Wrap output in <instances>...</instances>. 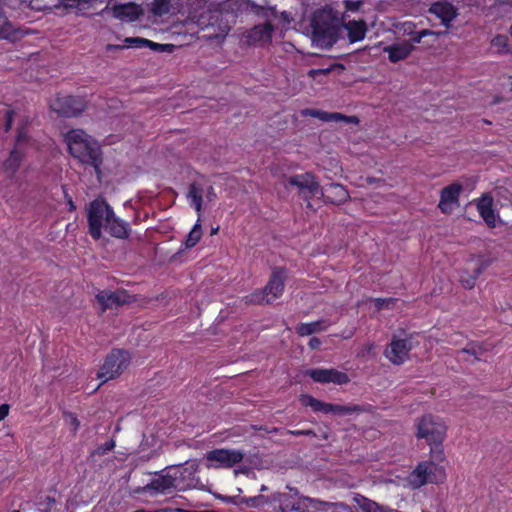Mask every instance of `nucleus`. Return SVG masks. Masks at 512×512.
Instances as JSON below:
<instances>
[{
	"mask_svg": "<svg viewBox=\"0 0 512 512\" xmlns=\"http://www.w3.org/2000/svg\"><path fill=\"white\" fill-rule=\"evenodd\" d=\"M343 31V18L329 6L316 9L310 18L305 33L313 45L321 49H330L338 41Z\"/></svg>",
	"mask_w": 512,
	"mask_h": 512,
	"instance_id": "nucleus-1",
	"label": "nucleus"
},
{
	"mask_svg": "<svg viewBox=\"0 0 512 512\" xmlns=\"http://www.w3.org/2000/svg\"><path fill=\"white\" fill-rule=\"evenodd\" d=\"M233 0H226L216 8H208L198 16L196 25L204 32L203 38L213 40L224 38L238 18Z\"/></svg>",
	"mask_w": 512,
	"mask_h": 512,
	"instance_id": "nucleus-2",
	"label": "nucleus"
},
{
	"mask_svg": "<svg viewBox=\"0 0 512 512\" xmlns=\"http://www.w3.org/2000/svg\"><path fill=\"white\" fill-rule=\"evenodd\" d=\"M65 142L72 157L80 163L89 165L100 173L102 151L99 144L81 129L70 130L65 135Z\"/></svg>",
	"mask_w": 512,
	"mask_h": 512,
	"instance_id": "nucleus-3",
	"label": "nucleus"
},
{
	"mask_svg": "<svg viewBox=\"0 0 512 512\" xmlns=\"http://www.w3.org/2000/svg\"><path fill=\"white\" fill-rule=\"evenodd\" d=\"M416 427V437L425 439L430 446L431 457L436 461H444L445 455L442 443L446 436V426L441 419L427 414L419 419Z\"/></svg>",
	"mask_w": 512,
	"mask_h": 512,
	"instance_id": "nucleus-4",
	"label": "nucleus"
},
{
	"mask_svg": "<svg viewBox=\"0 0 512 512\" xmlns=\"http://www.w3.org/2000/svg\"><path fill=\"white\" fill-rule=\"evenodd\" d=\"M208 8L206 0H185L181 13L184 18L177 17L176 20L172 21V25L162 27V33L187 37L189 33L188 26L196 24L198 16H201V13Z\"/></svg>",
	"mask_w": 512,
	"mask_h": 512,
	"instance_id": "nucleus-5",
	"label": "nucleus"
},
{
	"mask_svg": "<svg viewBox=\"0 0 512 512\" xmlns=\"http://www.w3.org/2000/svg\"><path fill=\"white\" fill-rule=\"evenodd\" d=\"M286 279V270L284 268H275L272 271L267 285L258 292L247 296V303L270 304L274 299L282 295Z\"/></svg>",
	"mask_w": 512,
	"mask_h": 512,
	"instance_id": "nucleus-6",
	"label": "nucleus"
},
{
	"mask_svg": "<svg viewBox=\"0 0 512 512\" xmlns=\"http://www.w3.org/2000/svg\"><path fill=\"white\" fill-rule=\"evenodd\" d=\"M114 212L107 202L102 198H97L89 204L88 224L91 237L98 240L102 236V228L111 221Z\"/></svg>",
	"mask_w": 512,
	"mask_h": 512,
	"instance_id": "nucleus-7",
	"label": "nucleus"
},
{
	"mask_svg": "<svg viewBox=\"0 0 512 512\" xmlns=\"http://www.w3.org/2000/svg\"><path fill=\"white\" fill-rule=\"evenodd\" d=\"M129 363L130 355L127 351L112 350L97 373V378L102 380V383L114 379L127 369Z\"/></svg>",
	"mask_w": 512,
	"mask_h": 512,
	"instance_id": "nucleus-8",
	"label": "nucleus"
},
{
	"mask_svg": "<svg viewBox=\"0 0 512 512\" xmlns=\"http://www.w3.org/2000/svg\"><path fill=\"white\" fill-rule=\"evenodd\" d=\"M203 194L204 189L198 183H191L188 188L187 198L190 201L191 206L195 208L198 213V220L196 224L193 226L191 231L188 233L185 239V247L192 248L194 247L202 237V227L200 224L201 220V212L203 205Z\"/></svg>",
	"mask_w": 512,
	"mask_h": 512,
	"instance_id": "nucleus-9",
	"label": "nucleus"
},
{
	"mask_svg": "<svg viewBox=\"0 0 512 512\" xmlns=\"http://www.w3.org/2000/svg\"><path fill=\"white\" fill-rule=\"evenodd\" d=\"M299 400L303 406L311 407L313 411L325 414L332 413L334 415L345 416L366 411V409L360 405H338L326 403L308 394H301Z\"/></svg>",
	"mask_w": 512,
	"mask_h": 512,
	"instance_id": "nucleus-10",
	"label": "nucleus"
},
{
	"mask_svg": "<svg viewBox=\"0 0 512 512\" xmlns=\"http://www.w3.org/2000/svg\"><path fill=\"white\" fill-rule=\"evenodd\" d=\"M431 457L430 461L421 462L410 475V481L414 487H421L427 483H438L443 480L445 474L442 467Z\"/></svg>",
	"mask_w": 512,
	"mask_h": 512,
	"instance_id": "nucleus-11",
	"label": "nucleus"
},
{
	"mask_svg": "<svg viewBox=\"0 0 512 512\" xmlns=\"http://www.w3.org/2000/svg\"><path fill=\"white\" fill-rule=\"evenodd\" d=\"M287 185L297 189L298 195L308 202V207H311L310 200L318 196L321 191V186L316 177L309 172L290 176L287 179Z\"/></svg>",
	"mask_w": 512,
	"mask_h": 512,
	"instance_id": "nucleus-12",
	"label": "nucleus"
},
{
	"mask_svg": "<svg viewBox=\"0 0 512 512\" xmlns=\"http://www.w3.org/2000/svg\"><path fill=\"white\" fill-rule=\"evenodd\" d=\"M230 5H233L237 16L254 14L255 16L264 19V23H271L273 19L278 17L277 10L271 6H261L252 2L251 0H233Z\"/></svg>",
	"mask_w": 512,
	"mask_h": 512,
	"instance_id": "nucleus-13",
	"label": "nucleus"
},
{
	"mask_svg": "<svg viewBox=\"0 0 512 512\" xmlns=\"http://www.w3.org/2000/svg\"><path fill=\"white\" fill-rule=\"evenodd\" d=\"M51 109L63 117H74L82 113L86 107L81 97L71 95L57 96L50 104Z\"/></svg>",
	"mask_w": 512,
	"mask_h": 512,
	"instance_id": "nucleus-14",
	"label": "nucleus"
},
{
	"mask_svg": "<svg viewBox=\"0 0 512 512\" xmlns=\"http://www.w3.org/2000/svg\"><path fill=\"white\" fill-rule=\"evenodd\" d=\"M305 375L309 376L313 381L321 384L334 383L337 385H343L350 382V378L347 373L338 371L334 368L308 369L305 372Z\"/></svg>",
	"mask_w": 512,
	"mask_h": 512,
	"instance_id": "nucleus-15",
	"label": "nucleus"
},
{
	"mask_svg": "<svg viewBox=\"0 0 512 512\" xmlns=\"http://www.w3.org/2000/svg\"><path fill=\"white\" fill-rule=\"evenodd\" d=\"M97 301L102 306V310L117 308L126 303H130L133 297L128 294L125 290H103L96 295Z\"/></svg>",
	"mask_w": 512,
	"mask_h": 512,
	"instance_id": "nucleus-16",
	"label": "nucleus"
},
{
	"mask_svg": "<svg viewBox=\"0 0 512 512\" xmlns=\"http://www.w3.org/2000/svg\"><path fill=\"white\" fill-rule=\"evenodd\" d=\"M244 454L239 450L214 449L207 454V460L217 462L221 467L230 468L240 463Z\"/></svg>",
	"mask_w": 512,
	"mask_h": 512,
	"instance_id": "nucleus-17",
	"label": "nucleus"
},
{
	"mask_svg": "<svg viewBox=\"0 0 512 512\" xmlns=\"http://www.w3.org/2000/svg\"><path fill=\"white\" fill-rule=\"evenodd\" d=\"M428 12L441 19V23L449 28L451 22L458 16V9L447 0L433 2Z\"/></svg>",
	"mask_w": 512,
	"mask_h": 512,
	"instance_id": "nucleus-18",
	"label": "nucleus"
},
{
	"mask_svg": "<svg viewBox=\"0 0 512 512\" xmlns=\"http://www.w3.org/2000/svg\"><path fill=\"white\" fill-rule=\"evenodd\" d=\"M162 495L170 492L171 489L181 490L183 487L184 473L180 465H173L165 468L162 472Z\"/></svg>",
	"mask_w": 512,
	"mask_h": 512,
	"instance_id": "nucleus-19",
	"label": "nucleus"
},
{
	"mask_svg": "<svg viewBox=\"0 0 512 512\" xmlns=\"http://www.w3.org/2000/svg\"><path fill=\"white\" fill-rule=\"evenodd\" d=\"M463 187L459 183H452L441 190L440 201L438 204L441 212L450 214L453 210V204H459V195Z\"/></svg>",
	"mask_w": 512,
	"mask_h": 512,
	"instance_id": "nucleus-20",
	"label": "nucleus"
},
{
	"mask_svg": "<svg viewBox=\"0 0 512 512\" xmlns=\"http://www.w3.org/2000/svg\"><path fill=\"white\" fill-rule=\"evenodd\" d=\"M320 197L324 199L326 203L340 205L345 203L349 199V193L347 189L338 183H330L325 186H321Z\"/></svg>",
	"mask_w": 512,
	"mask_h": 512,
	"instance_id": "nucleus-21",
	"label": "nucleus"
},
{
	"mask_svg": "<svg viewBox=\"0 0 512 512\" xmlns=\"http://www.w3.org/2000/svg\"><path fill=\"white\" fill-rule=\"evenodd\" d=\"M411 343L408 339H393L390 344V350H386L387 357L394 364H402L411 350Z\"/></svg>",
	"mask_w": 512,
	"mask_h": 512,
	"instance_id": "nucleus-22",
	"label": "nucleus"
},
{
	"mask_svg": "<svg viewBox=\"0 0 512 512\" xmlns=\"http://www.w3.org/2000/svg\"><path fill=\"white\" fill-rule=\"evenodd\" d=\"M477 210L488 227L496 226V215L493 210V198L488 194H483L476 202Z\"/></svg>",
	"mask_w": 512,
	"mask_h": 512,
	"instance_id": "nucleus-23",
	"label": "nucleus"
},
{
	"mask_svg": "<svg viewBox=\"0 0 512 512\" xmlns=\"http://www.w3.org/2000/svg\"><path fill=\"white\" fill-rule=\"evenodd\" d=\"M413 50V44L407 41L394 43L383 48V51L388 54V59L392 63L405 60Z\"/></svg>",
	"mask_w": 512,
	"mask_h": 512,
	"instance_id": "nucleus-24",
	"label": "nucleus"
},
{
	"mask_svg": "<svg viewBox=\"0 0 512 512\" xmlns=\"http://www.w3.org/2000/svg\"><path fill=\"white\" fill-rule=\"evenodd\" d=\"M304 115H309L318 118L324 122H339L358 123L359 119L356 116H346L338 112H325L315 109H306L303 111Z\"/></svg>",
	"mask_w": 512,
	"mask_h": 512,
	"instance_id": "nucleus-25",
	"label": "nucleus"
},
{
	"mask_svg": "<svg viewBox=\"0 0 512 512\" xmlns=\"http://www.w3.org/2000/svg\"><path fill=\"white\" fill-rule=\"evenodd\" d=\"M142 14V9L134 3H125L113 7L114 17L123 21H134Z\"/></svg>",
	"mask_w": 512,
	"mask_h": 512,
	"instance_id": "nucleus-26",
	"label": "nucleus"
},
{
	"mask_svg": "<svg viewBox=\"0 0 512 512\" xmlns=\"http://www.w3.org/2000/svg\"><path fill=\"white\" fill-rule=\"evenodd\" d=\"M273 29L272 23L257 24L248 31V41L250 43L269 42L272 38Z\"/></svg>",
	"mask_w": 512,
	"mask_h": 512,
	"instance_id": "nucleus-27",
	"label": "nucleus"
},
{
	"mask_svg": "<svg viewBox=\"0 0 512 512\" xmlns=\"http://www.w3.org/2000/svg\"><path fill=\"white\" fill-rule=\"evenodd\" d=\"M343 29L348 32V39L351 43L358 42L365 37L367 26L364 21L343 22Z\"/></svg>",
	"mask_w": 512,
	"mask_h": 512,
	"instance_id": "nucleus-28",
	"label": "nucleus"
},
{
	"mask_svg": "<svg viewBox=\"0 0 512 512\" xmlns=\"http://www.w3.org/2000/svg\"><path fill=\"white\" fill-rule=\"evenodd\" d=\"M128 227L129 225L126 222L120 220L113 214L111 221L106 224L105 230L116 238H126L129 235Z\"/></svg>",
	"mask_w": 512,
	"mask_h": 512,
	"instance_id": "nucleus-29",
	"label": "nucleus"
},
{
	"mask_svg": "<svg viewBox=\"0 0 512 512\" xmlns=\"http://www.w3.org/2000/svg\"><path fill=\"white\" fill-rule=\"evenodd\" d=\"M327 326L328 324L325 320H318L311 323H300L295 329L300 336H309L324 331Z\"/></svg>",
	"mask_w": 512,
	"mask_h": 512,
	"instance_id": "nucleus-30",
	"label": "nucleus"
},
{
	"mask_svg": "<svg viewBox=\"0 0 512 512\" xmlns=\"http://www.w3.org/2000/svg\"><path fill=\"white\" fill-rule=\"evenodd\" d=\"M23 155L24 152L22 149L14 148L8 159L4 162V170L10 177H12L18 170L23 159Z\"/></svg>",
	"mask_w": 512,
	"mask_h": 512,
	"instance_id": "nucleus-31",
	"label": "nucleus"
},
{
	"mask_svg": "<svg viewBox=\"0 0 512 512\" xmlns=\"http://www.w3.org/2000/svg\"><path fill=\"white\" fill-rule=\"evenodd\" d=\"M185 0H162V17L165 14L176 16L183 12ZM166 21L162 18V26Z\"/></svg>",
	"mask_w": 512,
	"mask_h": 512,
	"instance_id": "nucleus-32",
	"label": "nucleus"
},
{
	"mask_svg": "<svg viewBox=\"0 0 512 512\" xmlns=\"http://www.w3.org/2000/svg\"><path fill=\"white\" fill-rule=\"evenodd\" d=\"M359 505L363 512H400L388 506L380 505L365 497H362V502H359Z\"/></svg>",
	"mask_w": 512,
	"mask_h": 512,
	"instance_id": "nucleus-33",
	"label": "nucleus"
},
{
	"mask_svg": "<svg viewBox=\"0 0 512 512\" xmlns=\"http://www.w3.org/2000/svg\"><path fill=\"white\" fill-rule=\"evenodd\" d=\"M128 47L142 48L149 46L153 50H160V43L152 42L150 40L140 37H128L124 40Z\"/></svg>",
	"mask_w": 512,
	"mask_h": 512,
	"instance_id": "nucleus-34",
	"label": "nucleus"
},
{
	"mask_svg": "<svg viewBox=\"0 0 512 512\" xmlns=\"http://www.w3.org/2000/svg\"><path fill=\"white\" fill-rule=\"evenodd\" d=\"M90 1L91 0H59V3L55 5V7H63L64 9H77L78 11H84L90 7Z\"/></svg>",
	"mask_w": 512,
	"mask_h": 512,
	"instance_id": "nucleus-35",
	"label": "nucleus"
},
{
	"mask_svg": "<svg viewBox=\"0 0 512 512\" xmlns=\"http://www.w3.org/2000/svg\"><path fill=\"white\" fill-rule=\"evenodd\" d=\"M485 352L482 345L478 343H470L465 348L461 349L459 353H466L475 357L476 360H480V356Z\"/></svg>",
	"mask_w": 512,
	"mask_h": 512,
	"instance_id": "nucleus-36",
	"label": "nucleus"
},
{
	"mask_svg": "<svg viewBox=\"0 0 512 512\" xmlns=\"http://www.w3.org/2000/svg\"><path fill=\"white\" fill-rule=\"evenodd\" d=\"M56 503V500L54 497L51 496H44L40 497L37 506L38 510L40 512H50L53 505Z\"/></svg>",
	"mask_w": 512,
	"mask_h": 512,
	"instance_id": "nucleus-37",
	"label": "nucleus"
},
{
	"mask_svg": "<svg viewBox=\"0 0 512 512\" xmlns=\"http://www.w3.org/2000/svg\"><path fill=\"white\" fill-rule=\"evenodd\" d=\"M63 417L66 424L71 428L72 432L75 434L80 427V421L78 420L77 416L72 412L65 411L63 413Z\"/></svg>",
	"mask_w": 512,
	"mask_h": 512,
	"instance_id": "nucleus-38",
	"label": "nucleus"
},
{
	"mask_svg": "<svg viewBox=\"0 0 512 512\" xmlns=\"http://www.w3.org/2000/svg\"><path fill=\"white\" fill-rule=\"evenodd\" d=\"M460 282L465 289H472L476 284L475 278L472 277L467 269L461 272Z\"/></svg>",
	"mask_w": 512,
	"mask_h": 512,
	"instance_id": "nucleus-39",
	"label": "nucleus"
},
{
	"mask_svg": "<svg viewBox=\"0 0 512 512\" xmlns=\"http://www.w3.org/2000/svg\"><path fill=\"white\" fill-rule=\"evenodd\" d=\"M171 37H173L174 35H172L171 33H168ZM177 38H181L180 40H177L176 43H167V44H162V52H168V53H171L174 48H181L182 46L186 45L187 42L185 41V39L187 37H183V36H177L175 35Z\"/></svg>",
	"mask_w": 512,
	"mask_h": 512,
	"instance_id": "nucleus-40",
	"label": "nucleus"
},
{
	"mask_svg": "<svg viewBox=\"0 0 512 512\" xmlns=\"http://www.w3.org/2000/svg\"><path fill=\"white\" fill-rule=\"evenodd\" d=\"M266 502H267V499L263 495H258V496L249 497V498H240V504L245 503L247 506H250V507H257Z\"/></svg>",
	"mask_w": 512,
	"mask_h": 512,
	"instance_id": "nucleus-41",
	"label": "nucleus"
},
{
	"mask_svg": "<svg viewBox=\"0 0 512 512\" xmlns=\"http://www.w3.org/2000/svg\"><path fill=\"white\" fill-rule=\"evenodd\" d=\"M508 38L507 36H504V35H497L496 37H494L492 39V45L494 47H497L499 49V51L501 52H508L509 50L506 49V47L508 46Z\"/></svg>",
	"mask_w": 512,
	"mask_h": 512,
	"instance_id": "nucleus-42",
	"label": "nucleus"
},
{
	"mask_svg": "<svg viewBox=\"0 0 512 512\" xmlns=\"http://www.w3.org/2000/svg\"><path fill=\"white\" fill-rule=\"evenodd\" d=\"M14 34L13 25L6 21L3 25H0V39H10Z\"/></svg>",
	"mask_w": 512,
	"mask_h": 512,
	"instance_id": "nucleus-43",
	"label": "nucleus"
},
{
	"mask_svg": "<svg viewBox=\"0 0 512 512\" xmlns=\"http://www.w3.org/2000/svg\"><path fill=\"white\" fill-rule=\"evenodd\" d=\"M114 447H115L114 440L107 441L104 444L97 447V449L94 450L93 455L102 456V455L106 454L107 452L113 450Z\"/></svg>",
	"mask_w": 512,
	"mask_h": 512,
	"instance_id": "nucleus-44",
	"label": "nucleus"
},
{
	"mask_svg": "<svg viewBox=\"0 0 512 512\" xmlns=\"http://www.w3.org/2000/svg\"><path fill=\"white\" fill-rule=\"evenodd\" d=\"M374 302H375V306L378 309H383L384 307H386V308L392 307L395 304L396 299H394V298H377V299H375Z\"/></svg>",
	"mask_w": 512,
	"mask_h": 512,
	"instance_id": "nucleus-45",
	"label": "nucleus"
},
{
	"mask_svg": "<svg viewBox=\"0 0 512 512\" xmlns=\"http://www.w3.org/2000/svg\"><path fill=\"white\" fill-rule=\"evenodd\" d=\"M27 141H28V135L25 132L24 128H22L18 131V134L16 137L15 148L21 149L22 146L27 143Z\"/></svg>",
	"mask_w": 512,
	"mask_h": 512,
	"instance_id": "nucleus-46",
	"label": "nucleus"
},
{
	"mask_svg": "<svg viewBox=\"0 0 512 512\" xmlns=\"http://www.w3.org/2000/svg\"><path fill=\"white\" fill-rule=\"evenodd\" d=\"M159 487H160V481L159 480H155L151 484L146 485L145 487L137 489L135 492L136 493H140V492L154 491V493L157 494Z\"/></svg>",
	"mask_w": 512,
	"mask_h": 512,
	"instance_id": "nucleus-47",
	"label": "nucleus"
},
{
	"mask_svg": "<svg viewBox=\"0 0 512 512\" xmlns=\"http://www.w3.org/2000/svg\"><path fill=\"white\" fill-rule=\"evenodd\" d=\"M287 433L290 434V435H293V436H312V437H316V433L313 430H311V429H307V430H288Z\"/></svg>",
	"mask_w": 512,
	"mask_h": 512,
	"instance_id": "nucleus-48",
	"label": "nucleus"
},
{
	"mask_svg": "<svg viewBox=\"0 0 512 512\" xmlns=\"http://www.w3.org/2000/svg\"><path fill=\"white\" fill-rule=\"evenodd\" d=\"M335 65H331L330 67L328 68H323V69H312L310 72H309V75L312 76V77H315L317 75H327L329 74L333 69H334Z\"/></svg>",
	"mask_w": 512,
	"mask_h": 512,
	"instance_id": "nucleus-49",
	"label": "nucleus"
},
{
	"mask_svg": "<svg viewBox=\"0 0 512 512\" xmlns=\"http://www.w3.org/2000/svg\"><path fill=\"white\" fill-rule=\"evenodd\" d=\"M13 114H14V112L11 110H8L6 112V115H5V130L6 131H9L12 126Z\"/></svg>",
	"mask_w": 512,
	"mask_h": 512,
	"instance_id": "nucleus-50",
	"label": "nucleus"
},
{
	"mask_svg": "<svg viewBox=\"0 0 512 512\" xmlns=\"http://www.w3.org/2000/svg\"><path fill=\"white\" fill-rule=\"evenodd\" d=\"M280 18L282 19V21L286 25H289V24H291L294 21V18L292 16V14L290 12H288V11L281 12Z\"/></svg>",
	"mask_w": 512,
	"mask_h": 512,
	"instance_id": "nucleus-51",
	"label": "nucleus"
},
{
	"mask_svg": "<svg viewBox=\"0 0 512 512\" xmlns=\"http://www.w3.org/2000/svg\"><path fill=\"white\" fill-rule=\"evenodd\" d=\"M206 200L208 202H212L217 198V194L213 188V186H209L205 193Z\"/></svg>",
	"mask_w": 512,
	"mask_h": 512,
	"instance_id": "nucleus-52",
	"label": "nucleus"
},
{
	"mask_svg": "<svg viewBox=\"0 0 512 512\" xmlns=\"http://www.w3.org/2000/svg\"><path fill=\"white\" fill-rule=\"evenodd\" d=\"M217 497L225 502H228V503L240 504V498H238L237 496L231 497V496L218 495Z\"/></svg>",
	"mask_w": 512,
	"mask_h": 512,
	"instance_id": "nucleus-53",
	"label": "nucleus"
},
{
	"mask_svg": "<svg viewBox=\"0 0 512 512\" xmlns=\"http://www.w3.org/2000/svg\"><path fill=\"white\" fill-rule=\"evenodd\" d=\"M493 263L492 258L478 259L477 263L483 270H486Z\"/></svg>",
	"mask_w": 512,
	"mask_h": 512,
	"instance_id": "nucleus-54",
	"label": "nucleus"
},
{
	"mask_svg": "<svg viewBox=\"0 0 512 512\" xmlns=\"http://www.w3.org/2000/svg\"><path fill=\"white\" fill-rule=\"evenodd\" d=\"M320 345H321V340L318 337H312L308 343V346L312 350L318 349L320 347Z\"/></svg>",
	"mask_w": 512,
	"mask_h": 512,
	"instance_id": "nucleus-55",
	"label": "nucleus"
},
{
	"mask_svg": "<svg viewBox=\"0 0 512 512\" xmlns=\"http://www.w3.org/2000/svg\"><path fill=\"white\" fill-rule=\"evenodd\" d=\"M9 412V405L8 404H2L0 406V421L3 420Z\"/></svg>",
	"mask_w": 512,
	"mask_h": 512,
	"instance_id": "nucleus-56",
	"label": "nucleus"
},
{
	"mask_svg": "<svg viewBox=\"0 0 512 512\" xmlns=\"http://www.w3.org/2000/svg\"><path fill=\"white\" fill-rule=\"evenodd\" d=\"M483 269L478 265L476 264V267L473 269L472 272H470V274L472 275L473 278H475V281L478 279V277L483 273Z\"/></svg>",
	"mask_w": 512,
	"mask_h": 512,
	"instance_id": "nucleus-57",
	"label": "nucleus"
},
{
	"mask_svg": "<svg viewBox=\"0 0 512 512\" xmlns=\"http://www.w3.org/2000/svg\"><path fill=\"white\" fill-rule=\"evenodd\" d=\"M152 12L154 15H160V0H154L152 2Z\"/></svg>",
	"mask_w": 512,
	"mask_h": 512,
	"instance_id": "nucleus-58",
	"label": "nucleus"
},
{
	"mask_svg": "<svg viewBox=\"0 0 512 512\" xmlns=\"http://www.w3.org/2000/svg\"><path fill=\"white\" fill-rule=\"evenodd\" d=\"M337 508H338V504L326 503L324 510H325V512H336Z\"/></svg>",
	"mask_w": 512,
	"mask_h": 512,
	"instance_id": "nucleus-59",
	"label": "nucleus"
},
{
	"mask_svg": "<svg viewBox=\"0 0 512 512\" xmlns=\"http://www.w3.org/2000/svg\"><path fill=\"white\" fill-rule=\"evenodd\" d=\"M362 4L361 1H357V2H347V8L350 9V10H357L359 8V6Z\"/></svg>",
	"mask_w": 512,
	"mask_h": 512,
	"instance_id": "nucleus-60",
	"label": "nucleus"
},
{
	"mask_svg": "<svg viewBox=\"0 0 512 512\" xmlns=\"http://www.w3.org/2000/svg\"><path fill=\"white\" fill-rule=\"evenodd\" d=\"M422 38V35L419 33V31H417L414 34H412L411 41L412 43H420Z\"/></svg>",
	"mask_w": 512,
	"mask_h": 512,
	"instance_id": "nucleus-61",
	"label": "nucleus"
},
{
	"mask_svg": "<svg viewBox=\"0 0 512 512\" xmlns=\"http://www.w3.org/2000/svg\"><path fill=\"white\" fill-rule=\"evenodd\" d=\"M123 48H124V46H122V45L108 44L106 46L107 51H118V50H122Z\"/></svg>",
	"mask_w": 512,
	"mask_h": 512,
	"instance_id": "nucleus-62",
	"label": "nucleus"
},
{
	"mask_svg": "<svg viewBox=\"0 0 512 512\" xmlns=\"http://www.w3.org/2000/svg\"><path fill=\"white\" fill-rule=\"evenodd\" d=\"M419 33L422 35V37L434 34V32H432L431 30H428V29H423V30L419 31Z\"/></svg>",
	"mask_w": 512,
	"mask_h": 512,
	"instance_id": "nucleus-63",
	"label": "nucleus"
},
{
	"mask_svg": "<svg viewBox=\"0 0 512 512\" xmlns=\"http://www.w3.org/2000/svg\"><path fill=\"white\" fill-rule=\"evenodd\" d=\"M134 512H159V510L147 511V510H145V509H138V510H136V511H134Z\"/></svg>",
	"mask_w": 512,
	"mask_h": 512,
	"instance_id": "nucleus-64",
	"label": "nucleus"
}]
</instances>
